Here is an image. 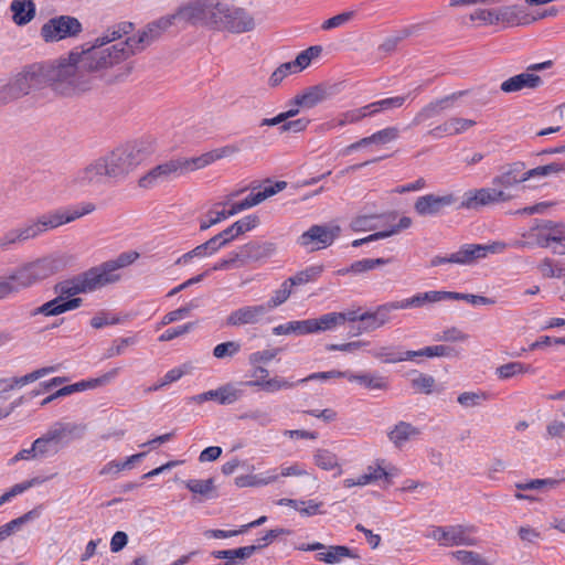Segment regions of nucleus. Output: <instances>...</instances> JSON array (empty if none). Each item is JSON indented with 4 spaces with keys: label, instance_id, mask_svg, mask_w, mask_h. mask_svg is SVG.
<instances>
[{
    "label": "nucleus",
    "instance_id": "56",
    "mask_svg": "<svg viewBox=\"0 0 565 565\" xmlns=\"http://www.w3.org/2000/svg\"><path fill=\"white\" fill-rule=\"evenodd\" d=\"M222 247L224 246L216 234L205 243L193 248L192 254L195 255V257H206L215 254Z\"/></svg>",
    "mask_w": 565,
    "mask_h": 565
},
{
    "label": "nucleus",
    "instance_id": "37",
    "mask_svg": "<svg viewBox=\"0 0 565 565\" xmlns=\"http://www.w3.org/2000/svg\"><path fill=\"white\" fill-rule=\"evenodd\" d=\"M328 97L326 88L322 86H312L302 94H298L292 99V104L303 108H313L318 104L324 102Z\"/></svg>",
    "mask_w": 565,
    "mask_h": 565
},
{
    "label": "nucleus",
    "instance_id": "26",
    "mask_svg": "<svg viewBox=\"0 0 565 565\" xmlns=\"http://www.w3.org/2000/svg\"><path fill=\"white\" fill-rule=\"evenodd\" d=\"M542 84L543 79L539 75L534 73L524 72L502 82L500 85V89L503 93L510 94L523 90L525 88L535 89L542 86Z\"/></svg>",
    "mask_w": 565,
    "mask_h": 565
},
{
    "label": "nucleus",
    "instance_id": "10",
    "mask_svg": "<svg viewBox=\"0 0 565 565\" xmlns=\"http://www.w3.org/2000/svg\"><path fill=\"white\" fill-rule=\"evenodd\" d=\"M103 284L94 267L88 270L74 276L71 279H65L54 286V291L62 297V301L68 300L67 298L78 294H86L103 288Z\"/></svg>",
    "mask_w": 565,
    "mask_h": 565
},
{
    "label": "nucleus",
    "instance_id": "61",
    "mask_svg": "<svg viewBox=\"0 0 565 565\" xmlns=\"http://www.w3.org/2000/svg\"><path fill=\"white\" fill-rule=\"evenodd\" d=\"M564 171H565V163L552 162L546 166H540L534 169L527 170L526 174L531 179V178H535V177H547L550 174L561 173Z\"/></svg>",
    "mask_w": 565,
    "mask_h": 565
},
{
    "label": "nucleus",
    "instance_id": "52",
    "mask_svg": "<svg viewBox=\"0 0 565 565\" xmlns=\"http://www.w3.org/2000/svg\"><path fill=\"white\" fill-rule=\"evenodd\" d=\"M391 262L392 258H363L355 260L351 264L352 274H363Z\"/></svg>",
    "mask_w": 565,
    "mask_h": 565
},
{
    "label": "nucleus",
    "instance_id": "64",
    "mask_svg": "<svg viewBox=\"0 0 565 565\" xmlns=\"http://www.w3.org/2000/svg\"><path fill=\"white\" fill-rule=\"evenodd\" d=\"M470 21H479L484 25L498 24V15L495 9H477L469 15Z\"/></svg>",
    "mask_w": 565,
    "mask_h": 565
},
{
    "label": "nucleus",
    "instance_id": "14",
    "mask_svg": "<svg viewBox=\"0 0 565 565\" xmlns=\"http://www.w3.org/2000/svg\"><path fill=\"white\" fill-rule=\"evenodd\" d=\"M340 231L338 225H312L298 237L297 243L308 252L320 250L332 245Z\"/></svg>",
    "mask_w": 565,
    "mask_h": 565
},
{
    "label": "nucleus",
    "instance_id": "60",
    "mask_svg": "<svg viewBox=\"0 0 565 565\" xmlns=\"http://www.w3.org/2000/svg\"><path fill=\"white\" fill-rule=\"evenodd\" d=\"M372 143L386 145L395 141L399 137V130L397 127H386L379 130L370 136Z\"/></svg>",
    "mask_w": 565,
    "mask_h": 565
},
{
    "label": "nucleus",
    "instance_id": "12",
    "mask_svg": "<svg viewBox=\"0 0 565 565\" xmlns=\"http://www.w3.org/2000/svg\"><path fill=\"white\" fill-rule=\"evenodd\" d=\"M58 268V259L54 257H43L17 268L20 275L18 280L22 287L29 288L54 275Z\"/></svg>",
    "mask_w": 565,
    "mask_h": 565
},
{
    "label": "nucleus",
    "instance_id": "30",
    "mask_svg": "<svg viewBox=\"0 0 565 565\" xmlns=\"http://www.w3.org/2000/svg\"><path fill=\"white\" fill-rule=\"evenodd\" d=\"M257 552L253 545L242 546L232 550L213 551L211 556L217 559H224L217 565H239Z\"/></svg>",
    "mask_w": 565,
    "mask_h": 565
},
{
    "label": "nucleus",
    "instance_id": "17",
    "mask_svg": "<svg viewBox=\"0 0 565 565\" xmlns=\"http://www.w3.org/2000/svg\"><path fill=\"white\" fill-rule=\"evenodd\" d=\"M511 195L503 190L495 188H481L478 190H469L465 192L462 201L458 209L479 210L482 206L490 205L498 202H507Z\"/></svg>",
    "mask_w": 565,
    "mask_h": 565
},
{
    "label": "nucleus",
    "instance_id": "22",
    "mask_svg": "<svg viewBox=\"0 0 565 565\" xmlns=\"http://www.w3.org/2000/svg\"><path fill=\"white\" fill-rule=\"evenodd\" d=\"M443 300H449V291L445 290H430L426 292H418L409 298L392 301L394 310L408 309V308H422L424 306L439 302Z\"/></svg>",
    "mask_w": 565,
    "mask_h": 565
},
{
    "label": "nucleus",
    "instance_id": "4",
    "mask_svg": "<svg viewBox=\"0 0 565 565\" xmlns=\"http://www.w3.org/2000/svg\"><path fill=\"white\" fill-rule=\"evenodd\" d=\"M218 6L220 2H214L213 0H194L182 6L175 13L168 17H162L154 21V25H158L156 28L158 39L175 21L188 22L191 24H202L213 28Z\"/></svg>",
    "mask_w": 565,
    "mask_h": 565
},
{
    "label": "nucleus",
    "instance_id": "32",
    "mask_svg": "<svg viewBox=\"0 0 565 565\" xmlns=\"http://www.w3.org/2000/svg\"><path fill=\"white\" fill-rule=\"evenodd\" d=\"M462 93H455L452 95H449V96H446L441 99H438L436 102H431L429 103L428 105H426L425 107H423L416 115L415 117L413 118L412 120V125L413 126H418L423 122H425L426 120L435 117V116H438L444 109H446L447 107H449V103L451 100H455L458 96H461Z\"/></svg>",
    "mask_w": 565,
    "mask_h": 565
},
{
    "label": "nucleus",
    "instance_id": "51",
    "mask_svg": "<svg viewBox=\"0 0 565 565\" xmlns=\"http://www.w3.org/2000/svg\"><path fill=\"white\" fill-rule=\"evenodd\" d=\"M291 291V286L288 285L287 279L284 280L280 287L274 291L269 300L266 303H263L267 312L285 303L290 297Z\"/></svg>",
    "mask_w": 565,
    "mask_h": 565
},
{
    "label": "nucleus",
    "instance_id": "18",
    "mask_svg": "<svg viewBox=\"0 0 565 565\" xmlns=\"http://www.w3.org/2000/svg\"><path fill=\"white\" fill-rule=\"evenodd\" d=\"M457 202L454 193L445 195L426 194L417 198L414 210L419 216H436Z\"/></svg>",
    "mask_w": 565,
    "mask_h": 565
},
{
    "label": "nucleus",
    "instance_id": "23",
    "mask_svg": "<svg viewBox=\"0 0 565 565\" xmlns=\"http://www.w3.org/2000/svg\"><path fill=\"white\" fill-rule=\"evenodd\" d=\"M393 310L394 307L392 302H387L379 306L373 312L363 311L362 315L359 316L360 332H371L383 327L391 320L390 313Z\"/></svg>",
    "mask_w": 565,
    "mask_h": 565
},
{
    "label": "nucleus",
    "instance_id": "58",
    "mask_svg": "<svg viewBox=\"0 0 565 565\" xmlns=\"http://www.w3.org/2000/svg\"><path fill=\"white\" fill-rule=\"evenodd\" d=\"M313 459L315 463L323 470H332L338 466L337 456L327 449H318Z\"/></svg>",
    "mask_w": 565,
    "mask_h": 565
},
{
    "label": "nucleus",
    "instance_id": "48",
    "mask_svg": "<svg viewBox=\"0 0 565 565\" xmlns=\"http://www.w3.org/2000/svg\"><path fill=\"white\" fill-rule=\"evenodd\" d=\"M457 355V351L448 345H431L426 347L424 349H420L418 351H408V356H411V360H413L416 356H427V358H434V356H455Z\"/></svg>",
    "mask_w": 565,
    "mask_h": 565
},
{
    "label": "nucleus",
    "instance_id": "38",
    "mask_svg": "<svg viewBox=\"0 0 565 565\" xmlns=\"http://www.w3.org/2000/svg\"><path fill=\"white\" fill-rule=\"evenodd\" d=\"M10 9L13 13V21L18 25L28 24L35 15V4L33 0H13Z\"/></svg>",
    "mask_w": 565,
    "mask_h": 565
},
{
    "label": "nucleus",
    "instance_id": "28",
    "mask_svg": "<svg viewBox=\"0 0 565 565\" xmlns=\"http://www.w3.org/2000/svg\"><path fill=\"white\" fill-rule=\"evenodd\" d=\"M530 177H527L525 171V166L523 162H514L509 166V168L503 171L501 174L497 175L492 180V184L508 189L515 184H519L521 182H524L529 180Z\"/></svg>",
    "mask_w": 565,
    "mask_h": 565
},
{
    "label": "nucleus",
    "instance_id": "9",
    "mask_svg": "<svg viewBox=\"0 0 565 565\" xmlns=\"http://www.w3.org/2000/svg\"><path fill=\"white\" fill-rule=\"evenodd\" d=\"M83 31L81 21L73 15H57L49 19L40 30L45 43H55L62 40L76 38Z\"/></svg>",
    "mask_w": 565,
    "mask_h": 565
},
{
    "label": "nucleus",
    "instance_id": "57",
    "mask_svg": "<svg viewBox=\"0 0 565 565\" xmlns=\"http://www.w3.org/2000/svg\"><path fill=\"white\" fill-rule=\"evenodd\" d=\"M488 398L484 392H463L457 397V402L465 408L478 407Z\"/></svg>",
    "mask_w": 565,
    "mask_h": 565
},
{
    "label": "nucleus",
    "instance_id": "20",
    "mask_svg": "<svg viewBox=\"0 0 565 565\" xmlns=\"http://www.w3.org/2000/svg\"><path fill=\"white\" fill-rule=\"evenodd\" d=\"M287 183L285 181H278L273 185L265 186L263 191H259L257 193H250L248 196H246L241 202H235L231 204V207L226 210V214L230 216H233L242 211H245L247 209H250L255 205H258L266 199L275 195L276 193L280 192L286 188Z\"/></svg>",
    "mask_w": 565,
    "mask_h": 565
},
{
    "label": "nucleus",
    "instance_id": "35",
    "mask_svg": "<svg viewBox=\"0 0 565 565\" xmlns=\"http://www.w3.org/2000/svg\"><path fill=\"white\" fill-rule=\"evenodd\" d=\"M476 125V121L472 119H465V118H450L446 120L444 124L435 127L434 129L429 130V135H431L435 138H440L443 135H458L467 129L473 127Z\"/></svg>",
    "mask_w": 565,
    "mask_h": 565
},
{
    "label": "nucleus",
    "instance_id": "7",
    "mask_svg": "<svg viewBox=\"0 0 565 565\" xmlns=\"http://www.w3.org/2000/svg\"><path fill=\"white\" fill-rule=\"evenodd\" d=\"M216 13L213 29L244 33L255 28L254 18L245 9L220 3Z\"/></svg>",
    "mask_w": 565,
    "mask_h": 565
},
{
    "label": "nucleus",
    "instance_id": "41",
    "mask_svg": "<svg viewBox=\"0 0 565 565\" xmlns=\"http://www.w3.org/2000/svg\"><path fill=\"white\" fill-rule=\"evenodd\" d=\"M364 118L366 117L362 107L350 109L340 114L337 118L332 119L331 121L323 124L321 128L323 130H331L337 127H343L349 124H356Z\"/></svg>",
    "mask_w": 565,
    "mask_h": 565
},
{
    "label": "nucleus",
    "instance_id": "5",
    "mask_svg": "<svg viewBox=\"0 0 565 565\" xmlns=\"http://www.w3.org/2000/svg\"><path fill=\"white\" fill-rule=\"evenodd\" d=\"M148 153L139 143H127L102 157L111 179L124 178L135 170Z\"/></svg>",
    "mask_w": 565,
    "mask_h": 565
},
{
    "label": "nucleus",
    "instance_id": "44",
    "mask_svg": "<svg viewBox=\"0 0 565 565\" xmlns=\"http://www.w3.org/2000/svg\"><path fill=\"white\" fill-rule=\"evenodd\" d=\"M323 271L322 265H313L305 268L303 270L298 271L292 277L287 279L288 285L291 286H301L310 281H315L318 279Z\"/></svg>",
    "mask_w": 565,
    "mask_h": 565
},
{
    "label": "nucleus",
    "instance_id": "49",
    "mask_svg": "<svg viewBox=\"0 0 565 565\" xmlns=\"http://www.w3.org/2000/svg\"><path fill=\"white\" fill-rule=\"evenodd\" d=\"M373 356L384 363H396L411 360L408 351H398L393 347H383L372 352Z\"/></svg>",
    "mask_w": 565,
    "mask_h": 565
},
{
    "label": "nucleus",
    "instance_id": "59",
    "mask_svg": "<svg viewBox=\"0 0 565 565\" xmlns=\"http://www.w3.org/2000/svg\"><path fill=\"white\" fill-rule=\"evenodd\" d=\"M184 484L191 492L201 495H209L214 490V480L212 478L206 480L190 479Z\"/></svg>",
    "mask_w": 565,
    "mask_h": 565
},
{
    "label": "nucleus",
    "instance_id": "29",
    "mask_svg": "<svg viewBox=\"0 0 565 565\" xmlns=\"http://www.w3.org/2000/svg\"><path fill=\"white\" fill-rule=\"evenodd\" d=\"M420 435V429L411 423L401 420L387 433L388 440L396 447L403 448L408 441Z\"/></svg>",
    "mask_w": 565,
    "mask_h": 565
},
{
    "label": "nucleus",
    "instance_id": "33",
    "mask_svg": "<svg viewBox=\"0 0 565 565\" xmlns=\"http://www.w3.org/2000/svg\"><path fill=\"white\" fill-rule=\"evenodd\" d=\"M467 249V255L469 258V264L472 265L477 263L479 259L486 258L489 254H500L503 253L509 244L504 242H493L491 244H465Z\"/></svg>",
    "mask_w": 565,
    "mask_h": 565
},
{
    "label": "nucleus",
    "instance_id": "19",
    "mask_svg": "<svg viewBox=\"0 0 565 565\" xmlns=\"http://www.w3.org/2000/svg\"><path fill=\"white\" fill-rule=\"evenodd\" d=\"M139 254L137 252L121 253L116 259L104 262L103 264L95 266L98 278L103 286H107L117 282L120 279L118 270L132 264Z\"/></svg>",
    "mask_w": 565,
    "mask_h": 565
},
{
    "label": "nucleus",
    "instance_id": "13",
    "mask_svg": "<svg viewBox=\"0 0 565 565\" xmlns=\"http://www.w3.org/2000/svg\"><path fill=\"white\" fill-rule=\"evenodd\" d=\"M335 377H345L350 382H356L369 390H387L388 382L385 376L372 373H352L349 371H328L318 372L300 379V382H309L313 380H330Z\"/></svg>",
    "mask_w": 565,
    "mask_h": 565
},
{
    "label": "nucleus",
    "instance_id": "34",
    "mask_svg": "<svg viewBox=\"0 0 565 565\" xmlns=\"http://www.w3.org/2000/svg\"><path fill=\"white\" fill-rule=\"evenodd\" d=\"M467 249V255L469 258V264L472 265L477 263L479 259L486 258L489 254H500L503 253L509 244L504 242H493L491 244H465Z\"/></svg>",
    "mask_w": 565,
    "mask_h": 565
},
{
    "label": "nucleus",
    "instance_id": "2",
    "mask_svg": "<svg viewBox=\"0 0 565 565\" xmlns=\"http://www.w3.org/2000/svg\"><path fill=\"white\" fill-rule=\"evenodd\" d=\"M132 23L120 22L109 26L92 44L75 47L70 52V61L76 66L79 74H87L108 68L141 52L158 40L154 22L149 23L137 35L119 41L132 31Z\"/></svg>",
    "mask_w": 565,
    "mask_h": 565
},
{
    "label": "nucleus",
    "instance_id": "47",
    "mask_svg": "<svg viewBox=\"0 0 565 565\" xmlns=\"http://www.w3.org/2000/svg\"><path fill=\"white\" fill-rule=\"evenodd\" d=\"M19 276L20 275L17 269L7 276H0V300L25 289L20 285L18 280Z\"/></svg>",
    "mask_w": 565,
    "mask_h": 565
},
{
    "label": "nucleus",
    "instance_id": "43",
    "mask_svg": "<svg viewBox=\"0 0 565 565\" xmlns=\"http://www.w3.org/2000/svg\"><path fill=\"white\" fill-rule=\"evenodd\" d=\"M445 264H456L462 266L470 265L466 245L460 246V248L457 252L451 253L447 256L436 255L430 259L429 263L430 267H437Z\"/></svg>",
    "mask_w": 565,
    "mask_h": 565
},
{
    "label": "nucleus",
    "instance_id": "46",
    "mask_svg": "<svg viewBox=\"0 0 565 565\" xmlns=\"http://www.w3.org/2000/svg\"><path fill=\"white\" fill-rule=\"evenodd\" d=\"M340 313L329 312L317 319H310L311 333L333 330L340 324Z\"/></svg>",
    "mask_w": 565,
    "mask_h": 565
},
{
    "label": "nucleus",
    "instance_id": "15",
    "mask_svg": "<svg viewBox=\"0 0 565 565\" xmlns=\"http://www.w3.org/2000/svg\"><path fill=\"white\" fill-rule=\"evenodd\" d=\"M96 205L92 202H83L66 209H58L41 214L46 231L55 230L64 224L74 222L85 215L93 213Z\"/></svg>",
    "mask_w": 565,
    "mask_h": 565
},
{
    "label": "nucleus",
    "instance_id": "45",
    "mask_svg": "<svg viewBox=\"0 0 565 565\" xmlns=\"http://www.w3.org/2000/svg\"><path fill=\"white\" fill-rule=\"evenodd\" d=\"M343 557H354V555L349 547L342 545H331L327 552H319L316 555V558L319 562H324L328 564L338 563Z\"/></svg>",
    "mask_w": 565,
    "mask_h": 565
},
{
    "label": "nucleus",
    "instance_id": "24",
    "mask_svg": "<svg viewBox=\"0 0 565 565\" xmlns=\"http://www.w3.org/2000/svg\"><path fill=\"white\" fill-rule=\"evenodd\" d=\"M277 250V246L271 242H249L238 248V256L242 264L248 262H258L271 257Z\"/></svg>",
    "mask_w": 565,
    "mask_h": 565
},
{
    "label": "nucleus",
    "instance_id": "11",
    "mask_svg": "<svg viewBox=\"0 0 565 565\" xmlns=\"http://www.w3.org/2000/svg\"><path fill=\"white\" fill-rule=\"evenodd\" d=\"M41 215L28 220L25 223L10 228L0 235V249L9 250L12 246L24 244L30 239H34L46 233Z\"/></svg>",
    "mask_w": 565,
    "mask_h": 565
},
{
    "label": "nucleus",
    "instance_id": "6",
    "mask_svg": "<svg viewBox=\"0 0 565 565\" xmlns=\"http://www.w3.org/2000/svg\"><path fill=\"white\" fill-rule=\"evenodd\" d=\"M475 525H448V526H430L426 537L435 540L441 546H475L479 544V539L475 536L477 533Z\"/></svg>",
    "mask_w": 565,
    "mask_h": 565
},
{
    "label": "nucleus",
    "instance_id": "25",
    "mask_svg": "<svg viewBox=\"0 0 565 565\" xmlns=\"http://www.w3.org/2000/svg\"><path fill=\"white\" fill-rule=\"evenodd\" d=\"M242 396V391L231 384L223 385L217 390H211L192 397L195 403L215 401L221 405L235 403Z\"/></svg>",
    "mask_w": 565,
    "mask_h": 565
},
{
    "label": "nucleus",
    "instance_id": "31",
    "mask_svg": "<svg viewBox=\"0 0 565 565\" xmlns=\"http://www.w3.org/2000/svg\"><path fill=\"white\" fill-rule=\"evenodd\" d=\"M258 223L259 220L256 215H248L242 220L234 222L231 226L220 232L217 236L221 239L223 246H226L238 235L256 227Z\"/></svg>",
    "mask_w": 565,
    "mask_h": 565
},
{
    "label": "nucleus",
    "instance_id": "53",
    "mask_svg": "<svg viewBox=\"0 0 565 565\" xmlns=\"http://www.w3.org/2000/svg\"><path fill=\"white\" fill-rule=\"evenodd\" d=\"M56 370H57L56 366H45V367L38 369L29 374H25L23 376H20L17 380L11 381L12 384H10V386L11 387H22L29 383L38 381L39 379H41L47 374L55 372Z\"/></svg>",
    "mask_w": 565,
    "mask_h": 565
},
{
    "label": "nucleus",
    "instance_id": "62",
    "mask_svg": "<svg viewBox=\"0 0 565 565\" xmlns=\"http://www.w3.org/2000/svg\"><path fill=\"white\" fill-rule=\"evenodd\" d=\"M195 308H198V305L194 301H191V302L186 303L185 306L164 315L160 324L167 326V324L173 323L184 317H188L190 315V312Z\"/></svg>",
    "mask_w": 565,
    "mask_h": 565
},
{
    "label": "nucleus",
    "instance_id": "55",
    "mask_svg": "<svg viewBox=\"0 0 565 565\" xmlns=\"http://www.w3.org/2000/svg\"><path fill=\"white\" fill-rule=\"evenodd\" d=\"M355 18L354 11H344L334 17H331L323 21L321 30L330 31L338 28H343Z\"/></svg>",
    "mask_w": 565,
    "mask_h": 565
},
{
    "label": "nucleus",
    "instance_id": "39",
    "mask_svg": "<svg viewBox=\"0 0 565 565\" xmlns=\"http://www.w3.org/2000/svg\"><path fill=\"white\" fill-rule=\"evenodd\" d=\"M298 383H301L300 380L292 382L281 376H274L268 380L248 381L246 382V385L250 387H258L266 393H275L281 390L294 388Z\"/></svg>",
    "mask_w": 565,
    "mask_h": 565
},
{
    "label": "nucleus",
    "instance_id": "36",
    "mask_svg": "<svg viewBox=\"0 0 565 565\" xmlns=\"http://www.w3.org/2000/svg\"><path fill=\"white\" fill-rule=\"evenodd\" d=\"M239 147L236 145H226L224 147L205 152L199 157H193V163L196 167V170L203 169L216 160L236 154L239 152Z\"/></svg>",
    "mask_w": 565,
    "mask_h": 565
},
{
    "label": "nucleus",
    "instance_id": "50",
    "mask_svg": "<svg viewBox=\"0 0 565 565\" xmlns=\"http://www.w3.org/2000/svg\"><path fill=\"white\" fill-rule=\"evenodd\" d=\"M537 225L548 236H555V239H552L553 243L565 245V225L563 223H555L550 220H542L537 222Z\"/></svg>",
    "mask_w": 565,
    "mask_h": 565
},
{
    "label": "nucleus",
    "instance_id": "8",
    "mask_svg": "<svg viewBox=\"0 0 565 565\" xmlns=\"http://www.w3.org/2000/svg\"><path fill=\"white\" fill-rule=\"evenodd\" d=\"M193 158L172 159L151 169L139 180L141 188H152L158 183L170 180L171 178L182 175L190 171H195Z\"/></svg>",
    "mask_w": 565,
    "mask_h": 565
},
{
    "label": "nucleus",
    "instance_id": "54",
    "mask_svg": "<svg viewBox=\"0 0 565 565\" xmlns=\"http://www.w3.org/2000/svg\"><path fill=\"white\" fill-rule=\"evenodd\" d=\"M452 556L462 565H490L486 557L473 551H456Z\"/></svg>",
    "mask_w": 565,
    "mask_h": 565
},
{
    "label": "nucleus",
    "instance_id": "27",
    "mask_svg": "<svg viewBox=\"0 0 565 565\" xmlns=\"http://www.w3.org/2000/svg\"><path fill=\"white\" fill-rule=\"evenodd\" d=\"M82 298H72L66 301H62V297H55L54 299L43 303L42 306L33 309L30 312L31 317L38 315H44L46 317L58 316L66 311L78 308L82 305Z\"/></svg>",
    "mask_w": 565,
    "mask_h": 565
},
{
    "label": "nucleus",
    "instance_id": "63",
    "mask_svg": "<svg viewBox=\"0 0 565 565\" xmlns=\"http://www.w3.org/2000/svg\"><path fill=\"white\" fill-rule=\"evenodd\" d=\"M529 370L530 366H526L521 362H510L499 366L497 369V374L500 379H510L516 374L525 373Z\"/></svg>",
    "mask_w": 565,
    "mask_h": 565
},
{
    "label": "nucleus",
    "instance_id": "21",
    "mask_svg": "<svg viewBox=\"0 0 565 565\" xmlns=\"http://www.w3.org/2000/svg\"><path fill=\"white\" fill-rule=\"evenodd\" d=\"M267 313L264 305L244 306L232 311L226 320L227 327H241L245 324H256Z\"/></svg>",
    "mask_w": 565,
    "mask_h": 565
},
{
    "label": "nucleus",
    "instance_id": "16",
    "mask_svg": "<svg viewBox=\"0 0 565 565\" xmlns=\"http://www.w3.org/2000/svg\"><path fill=\"white\" fill-rule=\"evenodd\" d=\"M107 164L104 162L103 158H98L79 169L72 179V184L79 189L85 188H95L103 184H106L111 178L109 175V170H107Z\"/></svg>",
    "mask_w": 565,
    "mask_h": 565
},
{
    "label": "nucleus",
    "instance_id": "3",
    "mask_svg": "<svg viewBox=\"0 0 565 565\" xmlns=\"http://www.w3.org/2000/svg\"><path fill=\"white\" fill-rule=\"evenodd\" d=\"M93 77L79 74L70 56L55 63L24 67L0 89V103L9 104L23 96L51 87L62 96H74L92 88Z\"/></svg>",
    "mask_w": 565,
    "mask_h": 565
},
{
    "label": "nucleus",
    "instance_id": "40",
    "mask_svg": "<svg viewBox=\"0 0 565 565\" xmlns=\"http://www.w3.org/2000/svg\"><path fill=\"white\" fill-rule=\"evenodd\" d=\"M278 480L276 470L267 471L265 475H244L235 478V484L239 488L264 487Z\"/></svg>",
    "mask_w": 565,
    "mask_h": 565
},
{
    "label": "nucleus",
    "instance_id": "42",
    "mask_svg": "<svg viewBox=\"0 0 565 565\" xmlns=\"http://www.w3.org/2000/svg\"><path fill=\"white\" fill-rule=\"evenodd\" d=\"M310 319L307 320H295L289 321L284 324H279L273 328V333L275 335H288V334H298L305 335L311 333Z\"/></svg>",
    "mask_w": 565,
    "mask_h": 565
},
{
    "label": "nucleus",
    "instance_id": "1",
    "mask_svg": "<svg viewBox=\"0 0 565 565\" xmlns=\"http://www.w3.org/2000/svg\"><path fill=\"white\" fill-rule=\"evenodd\" d=\"M132 23L120 22L109 26L92 44L75 47L70 52V61L76 66L79 74H87L108 68L141 52L158 40L154 22L149 23L137 35L119 41L132 31Z\"/></svg>",
    "mask_w": 565,
    "mask_h": 565
}]
</instances>
